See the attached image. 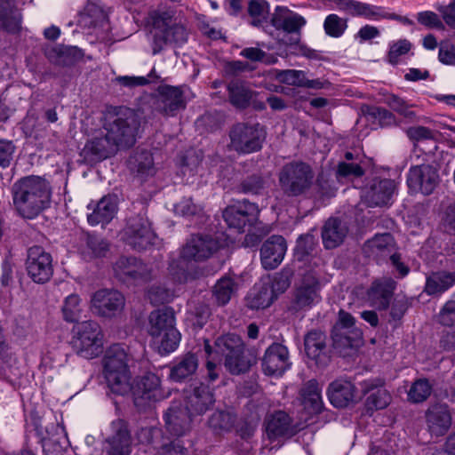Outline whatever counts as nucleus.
Masks as SVG:
<instances>
[{
  "label": "nucleus",
  "instance_id": "nucleus-54",
  "mask_svg": "<svg viewBox=\"0 0 455 455\" xmlns=\"http://www.w3.org/2000/svg\"><path fill=\"white\" fill-rule=\"evenodd\" d=\"M363 111L367 117L378 121L380 126L391 124L395 118L390 111L380 107L365 106Z\"/></svg>",
  "mask_w": 455,
  "mask_h": 455
},
{
  "label": "nucleus",
  "instance_id": "nucleus-5",
  "mask_svg": "<svg viewBox=\"0 0 455 455\" xmlns=\"http://www.w3.org/2000/svg\"><path fill=\"white\" fill-rule=\"evenodd\" d=\"M315 180L313 168L302 161L285 164L278 173V182L283 195L297 197L307 194Z\"/></svg>",
  "mask_w": 455,
  "mask_h": 455
},
{
  "label": "nucleus",
  "instance_id": "nucleus-1",
  "mask_svg": "<svg viewBox=\"0 0 455 455\" xmlns=\"http://www.w3.org/2000/svg\"><path fill=\"white\" fill-rule=\"evenodd\" d=\"M128 355L123 345H112L104 358V376L113 393L124 395L132 392L133 403L139 411H146L164 399L160 378L147 372L131 384V373L127 365Z\"/></svg>",
  "mask_w": 455,
  "mask_h": 455
},
{
  "label": "nucleus",
  "instance_id": "nucleus-58",
  "mask_svg": "<svg viewBox=\"0 0 455 455\" xmlns=\"http://www.w3.org/2000/svg\"><path fill=\"white\" fill-rule=\"evenodd\" d=\"M364 174V170L359 164L341 162L338 164L336 175L338 179L360 178Z\"/></svg>",
  "mask_w": 455,
  "mask_h": 455
},
{
  "label": "nucleus",
  "instance_id": "nucleus-60",
  "mask_svg": "<svg viewBox=\"0 0 455 455\" xmlns=\"http://www.w3.org/2000/svg\"><path fill=\"white\" fill-rule=\"evenodd\" d=\"M417 21L427 28L443 30L444 25L438 14L432 11H423L417 13Z\"/></svg>",
  "mask_w": 455,
  "mask_h": 455
},
{
  "label": "nucleus",
  "instance_id": "nucleus-61",
  "mask_svg": "<svg viewBox=\"0 0 455 455\" xmlns=\"http://www.w3.org/2000/svg\"><path fill=\"white\" fill-rule=\"evenodd\" d=\"M411 43L407 39H400L394 43L387 54L388 62L395 65L398 62L399 57L406 54L411 49Z\"/></svg>",
  "mask_w": 455,
  "mask_h": 455
},
{
  "label": "nucleus",
  "instance_id": "nucleus-45",
  "mask_svg": "<svg viewBox=\"0 0 455 455\" xmlns=\"http://www.w3.org/2000/svg\"><path fill=\"white\" fill-rule=\"evenodd\" d=\"M394 239L389 233L376 235L372 239L368 240L364 244V251L373 256H385L392 251Z\"/></svg>",
  "mask_w": 455,
  "mask_h": 455
},
{
  "label": "nucleus",
  "instance_id": "nucleus-27",
  "mask_svg": "<svg viewBox=\"0 0 455 455\" xmlns=\"http://www.w3.org/2000/svg\"><path fill=\"white\" fill-rule=\"evenodd\" d=\"M118 204L119 198L115 194L104 196L95 204H90L87 206L88 210H92V212L87 215L89 224L92 226L108 224L116 215Z\"/></svg>",
  "mask_w": 455,
  "mask_h": 455
},
{
  "label": "nucleus",
  "instance_id": "nucleus-48",
  "mask_svg": "<svg viewBox=\"0 0 455 455\" xmlns=\"http://www.w3.org/2000/svg\"><path fill=\"white\" fill-rule=\"evenodd\" d=\"M63 319L68 323H76L82 317L84 306L82 299L77 294L68 295L61 307Z\"/></svg>",
  "mask_w": 455,
  "mask_h": 455
},
{
  "label": "nucleus",
  "instance_id": "nucleus-2",
  "mask_svg": "<svg viewBox=\"0 0 455 455\" xmlns=\"http://www.w3.org/2000/svg\"><path fill=\"white\" fill-rule=\"evenodd\" d=\"M12 196L17 215L24 220H34L50 206L52 190L45 179L31 175L12 185Z\"/></svg>",
  "mask_w": 455,
  "mask_h": 455
},
{
  "label": "nucleus",
  "instance_id": "nucleus-64",
  "mask_svg": "<svg viewBox=\"0 0 455 455\" xmlns=\"http://www.w3.org/2000/svg\"><path fill=\"white\" fill-rule=\"evenodd\" d=\"M407 136L413 141L434 140L436 137V132L425 126H413L407 130Z\"/></svg>",
  "mask_w": 455,
  "mask_h": 455
},
{
  "label": "nucleus",
  "instance_id": "nucleus-11",
  "mask_svg": "<svg viewBox=\"0 0 455 455\" xmlns=\"http://www.w3.org/2000/svg\"><path fill=\"white\" fill-rule=\"evenodd\" d=\"M26 270L34 283H45L53 275L52 257L42 246L34 245L28 248Z\"/></svg>",
  "mask_w": 455,
  "mask_h": 455
},
{
  "label": "nucleus",
  "instance_id": "nucleus-57",
  "mask_svg": "<svg viewBox=\"0 0 455 455\" xmlns=\"http://www.w3.org/2000/svg\"><path fill=\"white\" fill-rule=\"evenodd\" d=\"M176 214L181 215L186 218L199 215L203 209L200 205L196 204L191 197H183L174 206Z\"/></svg>",
  "mask_w": 455,
  "mask_h": 455
},
{
  "label": "nucleus",
  "instance_id": "nucleus-25",
  "mask_svg": "<svg viewBox=\"0 0 455 455\" xmlns=\"http://www.w3.org/2000/svg\"><path fill=\"white\" fill-rule=\"evenodd\" d=\"M191 412L180 403L169 407L164 419L166 431L173 436H183L191 429Z\"/></svg>",
  "mask_w": 455,
  "mask_h": 455
},
{
  "label": "nucleus",
  "instance_id": "nucleus-35",
  "mask_svg": "<svg viewBox=\"0 0 455 455\" xmlns=\"http://www.w3.org/2000/svg\"><path fill=\"white\" fill-rule=\"evenodd\" d=\"M22 0H0V28L8 33L20 29L21 14L16 4Z\"/></svg>",
  "mask_w": 455,
  "mask_h": 455
},
{
  "label": "nucleus",
  "instance_id": "nucleus-42",
  "mask_svg": "<svg viewBox=\"0 0 455 455\" xmlns=\"http://www.w3.org/2000/svg\"><path fill=\"white\" fill-rule=\"evenodd\" d=\"M275 299L269 284L262 283L254 286L247 296V306L251 309H264L268 307Z\"/></svg>",
  "mask_w": 455,
  "mask_h": 455
},
{
  "label": "nucleus",
  "instance_id": "nucleus-23",
  "mask_svg": "<svg viewBox=\"0 0 455 455\" xmlns=\"http://www.w3.org/2000/svg\"><path fill=\"white\" fill-rule=\"evenodd\" d=\"M291 364L288 348L276 342L266 349L261 363L263 372L268 376L282 375Z\"/></svg>",
  "mask_w": 455,
  "mask_h": 455
},
{
  "label": "nucleus",
  "instance_id": "nucleus-21",
  "mask_svg": "<svg viewBox=\"0 0 455 455\" xmlns=\"http://www.w3.org/2000/svg\"><path fill=\"white\" fill-rule=\"evenodd\" d=\"M396 184L387 178L374 177L368 181L363 190V196L371 207L387 205L391 200Z\"/></svg>",
  "mask_w": 455,
  "mask_h": 455
},
{
  "label": "nucleus",
  "instance_id": "nucleus-13",
  "mask_svg": "<svg viewBox=\"0 0 455 455\" xmlns=\"http://www.w3.org/2000/svg\"><path fill=\"white\" fill-rule=\"evenodd\" d=\"M111 434L102 445L103 455H130L132 451V434L127 421L118 419L110 425Z\"/></svg>",
  "mask_w": 455,
  "mask_h": 455
},
{
  "label": "nucleus",
  "instance_id": "nucleus-26",
  "mask_svg": "<svg viewBox=\"0 0 455 455\" xmlns=\"http://www.w3.org/2000/svg\"><path fill=\"white\" fill-rule=\"evenodd\" d=\"M395 289L396 282L390 277L375 280L367 291L369 304L378 310H387Z\"/></svg>",
  "mask_w": 455,
  "mask_h": 455
},
{
  "label": "nucleus",
  "instance_id": "nucleus-12",
  "mask_svg": "<svg viewBox=\"0 0 455 455\" xmlns=\"http://www.w3.org/2000/svg\"><path fill=\"white\" fill-rule=\"evenodd\" d=\"M333 347L337 349L354 347L363 338V331L355 325L354 316L340 309L338 314V320L332 329Z\"/></svg>",
  "mask_w": 455,
  "mask_h": 455
},
{
  "label": "nucleus",
  "instance_id": "nucleus-16",
  "mask_svg": "<svg viewBox=\"0 0 455 455\" xmlns=\"http://www.w3.org/2000/svg\"><path fill=\"white\" fill-rule=\"evenodd\" d=\"M125 305L124 295L116 290L102 289L93 293L91 309L100 317L112 318L119 315Z\"/></svg>",
  "mask_w": 455,
  "mask_h": 455
},
{
  "label": "nucleus",
  "instance_id": "nucleus-19",
  "mask_svg": "<svg viewBox=\"0 0 455 455\" xmlns=\"http://www.w3.org/2000/svg\"><path fill=\"white\" fill-rule=\"evenodd\" d=\"M221 247V243L210 235H196L187 242L180 257L185 260L200 261L210 258Z\"/></svg>",
  "mask_w": 455,
  "mask_h": 455
},
{
  "label": "nucleus",
  "instance_id": "nucleus-17",
  "mask_svg": "<svg viewBox=\"0 0 455 455\" xmlns=\"http://www.w3.org/2000/svg\"><path fill=\"white\" fill-rule=\"evenodd\" d=\"M306 19L285 6H276L271 17V24L277 30L290 35L289 44H297L300 41L301 29Z\"/></svg>",
  "mask_w": 455,
  "mask_h": 455
},
{
  "label": "nucleus",
  "instance_id": "nucleus-46",
  "mask_svg": "<svg viewBox=\"0 0 455 455\" xmlns=\"http://www.w3.org/2000/svg\"><path fill=\"white\" fill-rule=\"evenodd\" d=\"M237 289L236 283L228 276H223L213 287L212 295L220 306L228 304Z\"/></svg>",
  "mask_w": 455,
  "mask_h": 455
},
{
  "label": "nucleus",
  "instance_id": "nucleus-18",
  "mask_svg": "<svg viewBox=\"0 0 455 455\" xmlns=\"http://www.w3.org/2000/svg\"><path fill=\"white\" fill-rule=\"evenodd\" d=\"M259 211L255 204L246 200L235 205L228 206L223 213V219L230 228L236 229L239 233L244 232V228L252 226L257 220Z\"/></svg>",
  "mask_w": 455,
  "mask_h": 455
},
{
  "label": "nucleus",
  "instance_id": "nucleus-39",
  "mask_svg": "<svg viewBox=\"0 0 455 455\" xmlns=\"http://www.w3.org/2000/svg\"><path fill=\"white\" fill-rule=\"evenodd\" d=\"M291 419L290 416L278 411L269 415L266 419V431L269 439H275L289 434L291 430Z\"/></svg>",
  "mask_w": 455,
  "mask_h": 455
},
{
  "label": "nucleus",
  "instance_id": "nucleus-50",
  "mask_svg": "<svg viewBox=\"0 0 455 455\" xmlns=\"http://www.w3.org/2000/svg\"><path fill=\"white\" fill-rule=\"evenodd\" d=\"M266 177L261 173H253L241 181L239 190L244 194L259 195L266 188Z\"/></svg>",
  "mask_w": 455,
  "mask_h": 455
},
{
  "label": "nucleus",
  "instance_id": "nucleus-9",
  "mask_svg": "<svg viewBox=\"0 0 455 455\" xmlns=\"http://www.w3.org/2000/svg\"><path fill=\"white\" fill-rule=\"evenodd\" d=\"M113 269L116 277L126 283L142 284L154 278L152 267L133 256H121Z\"/></svg>",
  "mask_w": 455,
  "mask_h": 455
},
{
  "label": "nucleus",
  "instance_id": "nucleus-55",
  "mask_svg": "<svg viewBox=\"0 0 455 455\" xmlns=\"http://www.w3.org/2000/svg\"><path fill=\"white\" fill-rule=\"evenodd\" d=\"M148 78L145 76H117L115 81L121 85L126 87H135V86H143L148 84L149 82L158 81L161 79V76L156 74V70L153 68L151 72L148 74Z\"/></svg>",
  "mask_w": 455,
  "mask_h": 455
},
{
  "label": "nucleus",
  "instance_id": "nucleus-47",
  "mask_svg": "<svg viewBox=\"0 0 455 455\" xmlns=\"http://www.w3.org/2000/svg\"><path fill=\"white\" fill-rule=\"evenodd\" d=\"M188 307L189 321L194 326L199 329L203 328L212 315L210 306L202 300H193Z\"/></svg>",
  "mask_w": 455,
  "mask_h": 455
},
{
  "label": "nucleus",
  "instance_id": "nucleus-28",
  "mask_svg": "<svg viewBox=\"0 0 455 455\" xmlns=\"http://www.w3.org/2000/svg\"><path fill=\"white\" fill-rule=\"evenodd\" d=\"M355 385L346 379H337L329 384L327 395L336 408H346L356 399Z\"/></svg>",
  "mask_w": 455,
  "mask_h": 455
},
{
  "label": "nucleus",
  "instance_id": "nucleus-30",
  "mask_svg": "<svg viewBox=\"0 0 455 455\" xmlns=\"http://www.w3.org/2000/svg\"><path fill=\"white\" fill-rule=\"evenodd\" d=\"M286 242L281 235L270 236L261 246V263L266 269H274L280 265L286 252Z\"/></svg>",
  "mask_w": 455,
  "mask_h": 455
},
{
  "label": "nucleus",
  "instance_id": "nucleus-31",
  "mask_svg": "<svg viewBox=\"0 0 455 455\" xmlns=\"http://www.w3.org/2000/svg\"><path fill=\"white\" fill-rule=\"evenodd\" d=\"M215 402L212 390L203 383L187 391L186 407L194 414L204 413Z\"/></svg>",
  "mask_w": 455,
  "mask_h": 455
},
{
  "label": "nucleus",
  "instance_id": "nucleus-38",
  "mask_svg": "<svg viewBox=\"0 0 455 455\" xmlns=\"http://www.w3.org/2000/svg\"><path fill=\"white\" fill-rule=\"evenodd\" d=\"M304 408L309 413H319L323 408L321 388L315 379L307 381L299 392Z\"/></svg>",
  "mask_w": 455,
  "mask_h": 455
},
{
  "label": "nucleus",
  "instance_id": "nucleus-34",
  "mask_svg": "<svg viewBox=\"0 0 455 455\" xmlns=\"http://www.w3.org/2000/svg\"><path fill=\"white\" fill-rule=\"evenodd\" d=\"M119 149L106 132L104 136H97L89 140L83 149V154L85 157L90 156L92 161H100L109 157Z\"/></svg>",
  "mask_w": 455,
  "mask_h": 455
},
{
  "label": "nucleus",
  "instance_id": "nucleus-3",
  "mask_svg": "<svg viewBox=\"0 0 455 455\" xmlns=\"http://www.w3.org/2000/svg\"><path fill=\"white\" fill-rule=\"evenodd\" d=\"M103 130L120 149L135 145L141 130V117L128 108H115L104 116Z\"/></svg>",
  "mask_w": 455,
  "mask_h": 455
},
{
  "label": "nucleus",
  "instance_id": "nucleus-20",
  "mask_svg": "<svg viewBox=\"0 0 455 455\" xmlns=\"http://www.w3.org/2000/svg\"><path fill=\"white\" fill-rule=\"evenodd\" d=\"M305 352L318 367H325L331 362V349L325 332L310 330L304 337Z\"/></svg>",
  "mask_w": 455,
  "mask_h": 455
},
{
  "label": "nucleus",
  "instance_id": "nucleus-37",
  "mask_svg": "<svg viewBox=\"0 0 455 455\" xmlns=\"http://www.w3.org/2000/svg\"><path fill=\"white\" fill-rule=\"evenodd\" d=\"M227 90L230 104L238 109L247 108L255 94L245 83L240 80L229 82Z\"/></svg>",
  "mask_w": 455,
  "mask_h": 455
},
{
  "label": "nucleus",
  "instance_id": "nucleus-24",
  "mask_svg": "<svg viewBox=\"0 0 455 455\" xmlns=\"http://www.w3.org/2000/svg\"><path fill=\"white\" fill-rule=\"evenodd\" d=\"M157 110L170 116H174L185 109L186 100L182 86L160 85L157 89Z\"/></svg>",
  "mask_w": 455,
  "mask_h": 455
},
{
  "label": "nucleus",
  "instance_id": "nucleus-29",
  "mask_svg": "<svg viewBox=\"0 0 455 455\" xmlns=\"http://www.w3.org/2000/svg\"><path fill=\"white\" fill-rule=\"evenodd\" d=\"M188 32L186 27L179 22L169 28L157 31L154 35L152 50L153 54L159 53L166 44L180 46L188 41Z\"/></svg>",
  "mask_w": 455,
  "mask_h": 455
},
{
  "label": "nucleus",
  "instance_id": "nucleus-56",
  "mask_svg": "<svg viewBox=\"0 0 455 455\" xmlns=\"http://www.w3.org/2000/svg\"><path fill=\"white\" fill-rule=\"evenodd\" d=\"M305 73L301 70H276L275 78L283 84L302 87Z\"/></svg>",
  "mask_w": 455,
  "mask_h": 455
},
{
  "label": "nucleus",
  "instance_id": "nucleus-41",
  "mask_svg": "<svg viewBox=\"0 0 455 455\" xmlns=\"http://www.w3.org/2000/svg\"><path fill=\"white\" fill-rule=\"evenodd\" d=\"M455 283V272L438 271L427 278L425 291L428 295L441 294Z\"/></svg>",
  "mask_w": 455,
  "mask_h": 455
},
{
  "label": "nucleus",
  "instance_id": "nucleus-49",
  "mask_svg": "<svg viewBox=\"0 0 455 455\" xmlns=\"http://www.w3.org/2000/svg\"><path fill=\"white\" fill-rule=\"evenodd\" d=\"M432 389L433 386L427 379H418L412 382L407 393L408 401L412 403H423L430 396Z\"/></svg>",
  "mask_w": 455,
  "mask_h": 455
},
{
  "label": "nucleus",
  "instance_id": "nucleus-51",
  "mask_svg": "<svg viewBox=\"0 0 455 455\" xmlns=\"http://www.w3.org/2000/svg\"><path fill=\"white\" fill-rule=\"evenodd\" d=\"M346 19L339 17L337 14H329L323 22L325 33L331 37H340L347 28Z\"/></svg>",
  "mask_w": 455,
  "mask_h": 455
},
{
  "label": "nucleus",
  "instance_id": "nucleus-8",
  "mask_svg": "<svg viewBox=\"0 0 455 455\" xmlns=\"http://www.w3.org/2000/svg\"><path fill=\"white\" fill-rule=\"evenodd\" d=\"M266 132L259 124L237 123L229 132V148L239 154H251L261 149Z\"/></svg>",
  "mask_w": 455,
  "mask_h": 455
},
{
  "label": "nucleus",
  "instance_id": "nucleus-7",
  "mask_svg": "<svg viewBox=\"0 0 455 455\" xmlns=\"http://www.w3.org/2000/svg\"><path fill=\"white\" fill-rule=\"evenodd\" d=\"M71 345L80 356L92 359L102 352V334L98 323L88 320L73 327Z\"/></svg>",
  "mask_w": 455,
  "mask_h": 455
},
{
  "label": "nucleus",
  "instance_id": "nucleus-63",
  "mask_svg": "<svg viewBox=\"0 0 455 455\" xmlns=\"http://www.w3.org/2000/svg\"><path fill=\"white\" fill-rule=\"evenodd\" d=\"M174 12L172 11H155L151 14L153 26L161 31L175 23L173 21Z\"/></svg>",
  "mask_w": 455,
  "mask_h": 455
},
{
  "label": "nucleus",
  "instance_id": "nucleus-33",
  "mask_svg": "<svg viewBox=\"0 0 455 455\" xmlns=\"http://www.w3.org/2000/svg\"><path fill=\"white\" fill-rule=\"evenodd\" d=\"M349 231L347 221L339 218H330L322 228L323 243L326 249L339 246Z\"/></svg>",
  "mask_w": 455,
  "mask_h": 455
},
{
  "label": "nucleus",
  "instance_id": "nucleus-14",
  "mask_svg": "<svg viewBox=\"0 0 455 455\" xmlns=\"http://www.w3.org/2000/svg\"><path fill=\"white\" fill-rule=\"evenodd\" d=\"M439 182L438 170L432 164L411 166L407 174V185L412 193L428 196L434 192Z\"/></svg>",
  "mask_w": 455,
  "mask_h": 455
},
{
  "label": "nucleus",
  "instance_id": "nucleus-32",
  "mask_svg": "<svg viewBox=\"0 0 455 455\" xmlns=\"http://www.w3.org/2000/svg\"><path fill=\"white\" fill-rule=\"evenodd\" d=\"M385 380L380 378L367 379L362 382L361 387L364 394L370 393L366 399V406L368 410H382L386 408L390 401L391 395L387 389L384 388Z\"/></svg>",
  "mask_w": 455,
  "mask_h": 455
},
{
  "label": "nucleus",
  "instance_id": "nucleus-10",
  "mask_svg": "<svg viewBox=\"0 0 455 455\" xmlns=\"http://www.w3.org/2000/svg\"><path fill=\"white\" fill-rule=\"evenodd\" d=\"M122 239L132 249L144 251L154 243L156 235L148 220L142 214H137L128 218Z\"/></svg>",
  "mask_w": 455,
  "mask_h": 455
},
{
  "label": "nucleus",
  "instance_id": "nucleus-43",
  "mask_svg": "<svg viewBox=\"0 0 455 455\" xmlns=\"http://www.w3.org/2000/svg\"><path fill=\"white\" fill-rule=\"evenodd\" d=\"M236 421V416L228 411H216L208 419L207 426L215 435L230 432Z\"/></svg>",
  "mask_w": 455,
  "mask_h": 455
},
{
  "label": "nucleus",
  "instance_id": "nucleus-40",
  "mask_svg": "<svg viewBox=\"0 0 455 455\" xmlns=\"http://www.w3.org/2000/svg\"><path fill=\"white\" fill-rule=\"evenodd\" d=\"M198 367V359L195 354L188 353L182 356L170 371V379L180 382L192 376Z\"/></svg>",
  "mask_w": 455,
  "mask_h": 455
},
{
  "label": "nucleus",
  "instance_id": "nucleus-59",
  "mask_svg": "<svg viewBox=\"0 0 455 455\" xmlns=\"http://www.w3.org/2000/svg\"><path fill=\"white\" fill-rule=\"evenodd\" d=\"M157 455H190V451L180 440L175 439L163 443L157 450Z\"/></svg>",
  "mask_w": 455,
  "mask_h": 455
},
{
  "label": "nucleus",
  "instance_id": "nucleus-52",
  "mask_svg": "<svg viewBox=\"0 0 455 455\" xmlns=\"http://www.w3.org/2000/svg\"><path fill=\"white\" fill-rule=\"evenodd\" d=\"M292 277V271L291 269H283L281 272L276 273L272 281L266 282L269 284L273 291V295L276 299L277 296L284 292L291 285Z\"/></svg>",
  "mask_w": 455,
  "mask_h": 455
},
{
  "label": "nucleus",
  "instance_id": "nucleus-15",
  "mask_svg": "<svg viewBox=\"0 0 455 455\" xmlns=\"http://www.w3.org/2000/svg\"><path fill=\"white\" fill-rule=\"evenodd\" d=\"M320 290L317 275L314 272L306 273L294 291L292 309L299 311L311 308L321 300Z\"/></svg>",
  "mask_w": 455,
  "mask_h": 455
},
{
  "label": "nucleus",
  "instance_id": "nucleus-4",
  "mask_svg": "<svg viewBox=\"0 0 455 455\" xmlns=\"http://www.w3.org/2000/svg\"><path fill=\"white\" fill-rule=\"evenodd\" d=\"M148 333L153 337L160 354H169L176 349L180 340V334L175 328V315L172 308L164 307L149 314Z\"/></svg>",
  "mask_w": 455,
  "mask_h": 455
},
{
  "label": "nucleus",
  "instance_id": "nucleus-62",
  "mask_svg": "<svg viewBox=\"0 0 455 455\" xmlns=\"http://www.w3.org/2000/svg\"><path fill=\"white\" fill-rule=\"evenodd\" d=\"M16 147L12 140L0 139V168L10 166Z\"/></svg>",
  "mask_w": 455,
  "mask_h": 455
},
{
  "label": "nucleus",
  "instance_id": "nucleus-53",
  "mask_svg": "<svg viewBox=\"0 0 455 455\" xmlns=\"http://www.w3.org/2000/svg\"><path fill=\"white\" fill-rule=\"evenodd\" d=\"M269 12V4L266 0H250L248 3V13L253 18L251 25L259 27L261 19H265Z\"/></svg>",
  "mask_w": 455,
  "mask_h": 455
},
{
  "label": "nucleus",
  "instance_id": "nucleus-44",
  "mask_svg": "<svg viewBox=\"0 0 455 455\" xmlns=\"http://www.w3.org/2000/svg\"><path fill=\"white\" fill-rule=\"evenodd\" d=\"M129 165L132 172L141 176H150L155 173L153 156L146 150L136 152L131 156Z\"/></svg>",
  "mask_w": 455,
  "mask_h": 455
},
{
  "label": "nucleus",
  "instance_id": "nucleus-36",
  "mask_svg": "<svg viewBox=\"0 0 455 455\" xmlns=\"http://www.w3.org/2000/svg\"><path fill=\"white\" fill-rule=\"evenodd\" d=\"M45 55L55 65L68 66L80 60L83 57V52L76 46L59 44L47 49Z\"/></svg>",
  "mask_w": 455,
  "mask_h": 455
},
{
  "label": "nucleus",
  "instance_id": "nucleus-6",
  "mask_svg": "<svg viewBox=\"0 0 455 455\" xmlns=\"http://www.w3.org/2000/svg\"><path fill=\"white\" fill-rule=\"evenodd\" d=\"M214 351L224 357V366L233 375L245 373L251 366V360L244 356V342L235 333L218 337Z\"/></svg>",
  "mask_w": 455,
  "mask_h": 455
},
{
  "label": "nucleus",
  "instance_id": "nucleus-22",
  "mask_svg": "<svg viewBox=\"0 0 455 455\" xmlns=\"http://www.w3.org/2000/svg\"><path fill=\"white\" fill-rule=\"evenodd\" d=\"M425 421L431 436L444 435L452 424V416L449 405L444 403H435L429 405L425 411Z\"/></svg>",
  "mask_w": 455,
  "mask_h": 455
}]
</instances>
